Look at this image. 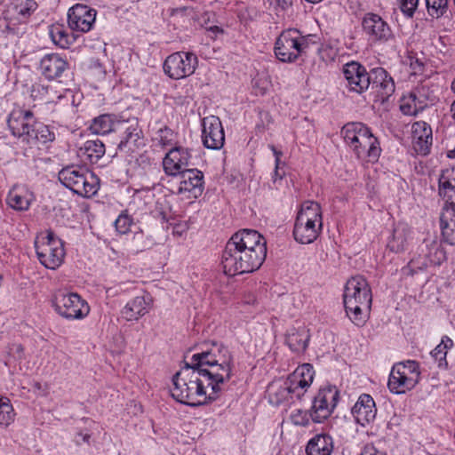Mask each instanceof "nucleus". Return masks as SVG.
<instances>
[{
  "instance_id": "6e6d98bb",
  "label": "nucleus",
  "mask_w": 455,
  "mask_h": 455,
  "mask_svg": "<svg viewBox=\"0 0 455 455\" xmlns=\"http://www.w3.org/2000/svg\"><path fill=\"white\" fill-rule=\"evenodd\" d=\"M78 436L81 437L83 442H84V443H89L90 438H91V435L87 434V433H85V434L79 433Z\"/></svg>"
},
{
  "instance_id": "6ab92c4d",
  "label": "nucleus",
  "mask_w": 455,
  "mask_h": 455,
  "mask_svg": "<svg viewBox=\"0 0 455 455\" xmlns=\"http://www.w3.org/2000/svg\"><path fill=\"white\" fill-rule=\"evenodd\" d=\"M191 153L188 148L175 147L163 159L164 172L169 176H176L185 170L191 169Z\"/></svg>"
},
{
  "instance_id": "cd10ccee",
  "label": "nucleus",
  "mask_w": 455,
  "mask_h": 455,
  "mask_svg": "<svg viewBox=\"0 0 455 455\" xmlns=\"http://www.w3.org/2000/svg\"><path fill=\"white\" fill-rule=\"evenodd\" d=\"M416 379L409 378L403 371V367L394 366L388 378V388L395 394H404L416 386Z\"/></svg>"
},
{
  "instance_id": "2f4dec72",
  "label": "nucleus",
  "mask_w": 455,
  "mask_h": 455,
  "mask_svg": "<svg viewBox=\"0 0 455 455\" xmlns=\"http://www.w3.org/2000/svg\"><path fill=\"white\" fill-rule=\"evenodd\" d=\"M33 200V195L27 188L22 187H13L8 196L7 204L16 211H27Z\"/></svg>"
},
{
  "instance_id": "0eeeda50",
  "label": "nucleus",
  "mask_w": 455,
  "mask_h": 455,
  "mask_svg": "<svg viewBox=\"0 0 455 455\" xmlns=\"http://www.w3.org/2000/svg\"><path fill=\"white\" fill-rule=\"evenodd\" d=\"M59 180L74 193L92 197L100 188V179L84 166H68L59 172Z\"/></svg>"
},
{
  "instance_id": "603ef678",
  "label": "nucleus",
  "mask_w": 455,
  "mask_h": 455,
  "mask_svg": "<svg viewBox=\"0 0 455 455\" xmlns=\"http://www.w3.org/2000/svg\"><path fill=\"white\" fill-rule=\"evenodd\" d=\"M361 455H386L383 451H379L375 446L367 444L364 446Z\"/></svg>"
},
{
  "instance_id": "37998d69",
  "label": "nucleus",
  "mask_w": 455,
  "mask_h": 455,
  "mask_svg": "<svg viewBox=\"0 0 455 455\" xmlns=\"http://www.w3.org/2000/svg\"><path fill=\"white\" fill-rule=\"evenodd\" d=\"M155 140L162 146L165 147L172 144L175 140L173 131L167 126L160 128L156 132Z\"/></svg>"
},
{
  "instance_id": "a19ab883",
  "label": "nucleus",
  "mask_w": 455,
  "mask_h": 455,
  "mask_svg": "<svg viewBox=\"0 0 455 455\" xmlns=\"http://www.w3.org/2000/svg\"><path fill=\"white\" fill-rule=\"evenodd\" d=\"M50 36H51L52 42L56 45H58L63 49L68 47V44H69L68 35L63 27H61L60 25L52 26V28L50 29Z\"/></svg>"
},
{
  "instance_id": "a878e982",
  "label": "nucleus",
  "mask_w": 455,
  "mask_h": 455,
  "mask_svg": "<svg viewBox=\"0 0 455 455\" xmlns=\"http://www.w3.org/2000/svg\"><path fill=\"white\" fill-rule=\"evenodd\" d=\"M412 140L415 151L422 156L429 153L432 145V129L425 122H416L412 125Z\"/></svg>"
},
{
  "instance_id": "7ed1b4c3",
  "label": "nucleus",
  "mask_w": 455,
  "mask_h": 455,
  "mask_svg": "<svg viewBox=\"0 0 455 455\" xmlns=\"http://www.w3.org/2000/svg\"><path fill=\"white\" fill-rule=\"evenodd\" d=\"M213 380L212 398H218L221 392V385L228 381L232 376L234 358L228 347L212 344L211 348L194 354L190 362Z\"/></svg>"
},
{
  "instance_id": "09e8293b",
  "label": "nucleus",
  "mask_w": 455,
  "mask_h": 455,
  "mask_svg": "<svg viewBox=\"0 0 455 455\" xmlns=\"http://www.w3.org/2000/svg\"><path fill=\"white\" fill-rule=\"evenodd\" d=\"M409 66L411 69V74L417 76L421 75L424 71L425 63L422 60L410 55L409 56Z\"/></svg>"
},
{
  "instance_id": "de8ad7c7",
  "label": "nucleus",
  "mask_w": 455,
  "mask_h": 455,
  "mask_svg": "<svg viewBox=\"0 0 455 455\" xmlns=\"http://www.w3.org/2000/svg\"><path fill=\"white\" fill-rule=\"evenodd\" d=\"M419 0H401V11L407 17L411 18L417 9Z\"/></svg>"
},
{
  "instance_id": "1a4fd4ad",
  "label": "nucleus",
  "mask_w": 455,
  "mask_h": 455,
  "mask_svg": "<svg viewBox=\"0 0 455 455\" xmlns=\"http://www.w3.org/2000/svg\"><path fill=\"white\" fill-rule=\"evenodd\" d=\"M40 262L47 268L55 269L61 265L65 257L62 242L49 232L46 236L35 242Z\"/></svg>"
},
{
  "instance_id": "393cba45",
  "label": "nucleus",
  "mask_w": 455,
  "mask_h": 455,
  "mask_svg": "<svg viewBox=\"0 0 455 455\" xmlns=\"http://www.w3.org/2000/svg\"><path fill=\"white\" fill-rule=\"evenodd\" d=\"M68 68V62L57 53L46 54L40 61L42 74L49 80L60 77Z\"/></svg>"
},
{
  "instance_id": "4d7b16f0",
  "label": "nucleus",
  "mask_w": 455,
  "mask_h": 455,
  "mask_svg": "<svg viewBox=\"0 0 455 455\" xmlns=\"http://www.w3.org/2000/svg\"><path fill=\"white\" fill-rule=\"evenodd\" d=\"M452 89L455 91V81L452 83ZM451 112L452 114V117L455 119V100L451 106Z\"/></svg>"
},
{
  "instance_id": "473e14b6",
  "label": "nucleus",
  "mask_w": 455,
  "mask_h": 455,
  "mask_svg": "<svg viewBox=\"0 0 455 455\" xmlns=\"http://www.w3.org/2000/svg\"><path fill=\"white\" fill-rule=\"evenodd\" d=\"M106 152L104 143L100 140H89L78 149V156L90 164H96Z\"/></svg>"
},
{
  "instance_id": "5fc2aeb1",
  "label": "nucleus",
  "mask_w": 455,
  "mask_h": 455,
  "mask_svg": "<svg viewBox=\"0 0 455 455\" xmlns=\"http://www.w3.org/2000/svg\"><path fill=\"white\" fill-rule=\"evenodd\" d=\"M276 3H277V5L282 9V10H286L288 9L289 7L291 6L292 4V0H275Z\"/></svg>"
},
{
  "instance_id": "7c9ffc66",
  "label": "nucleus",
  "mask_w": 455,
  "mask_h": 455,
  "mask_svg": "<svg viewBox=\"0 0 455 455\" xmlns=\"http://www.w3.org/2000/svg\"><path fill=\"white\" fill-rule=\"evenodd\" d=\"M333 447V440L331 435L318 434L308 441L306 453L307 455H331Z\"/></svg>"
},
{
  "instance_id": "4be33fe9",
  "label": "nucleus",
  "mask_w": 455,
  "mask_h": 455,
  "mask_svg": "<svg viewBox=\"0 0 455 455\" xmlns=\"http://www.w3.org/2000/svg\"><path fill=\"white\" fill-rule=\"evenodd\" d=\"M371 80L369 89L374 93L376 101L385 102L395 92V82L384 68H373Z\"/></svg>"
},
{
  "instance_id": "49530a36",
  "label": "nucleus",
  "mask_w": 455,
  "mask_h": 455,
  "mask_svg": "<svg viewBox=\"0 0 455 455\" xmlns=\"http://www.w3.org/2000/svg\"><path fill=\"white\" fill-rule=\"evenodd\" d=\"M132 224V219L128 214H120L115 221L116 230L121 234H125L130 230Z\"/></svg>"
},
{
  "instance_id": "a211bd4d",
  "label": "nucleus",
  "mask_w": 455,
  "mask_h": 455,
  "mask_svg": "<svg viewBox=\"0 0 455 455\" xmlns=\"http://www.w3.org/2000/svg\"><path fill=\"white\" fill-rule=\"evenodd\" d=\"M116 129L121 134L117 144L119 150L133 151L140 145L143 132L137 119L117 121Z\"/></svg>"
},
{
  "instance_id": "f257e3e1",
  "label": "nucleus",
  "mask_w": 455,
  "mask_h": 455,
  "mask_svg": "<svg viewBox=\"0 0 455 455\" xmlns=\"http://www.w3.org/2000/svg\"><path fill=\"white\" fill-rule=\"evenodd\" d=\"M267 256V242L256 230L243 229L228 241L221 256L223 273L229 276L252 273Z\"/></svg>"
},
{
  "instance_id": "052dcab7",
  "label": "nucleus",
  "mask_w": 455,
  "mask_h": 455,
  "mask_svg": "<svg viewBox=\"0 0 455 455\" xmlns=\"http://www.w3.org/2000/svg\"><path fill=\"white\" fill-rule=\"evenodd\" d=\"M449 157H455V149L453 151H451L449 155Z\"/></svg>"
},
{
  "instance_id": "aec40b11",
  "label": "nucleus",
  "mask_w": 455,
  "mask_h": 455,
  "mask_svg": "<svg viewBox=\"0 0 455 455\" xmlns=\"http://www.w3.org/2000/svg\"><path fill=\"white\" fill-rule=\"evenodd\" d=\"M96 13V10L85 4H76L68 11V26L74 31L88 32L95 22Z\"/></svg>"
},
{
  "instance_id": "4c0bfd02",
  "label": "nucleus",
  "mask_w": 455,
  "mask_h": 455,
  "mask_svg": "<svg viewBox=\"0 0 455 455\" xmlns=\"http://www.w3.org/2000/svg\"><path fill=\"white\" fill-rule=\"evenodd\" d=\"M16 413L11 401L0 395V427H7L14 422Z\"/></svg>"
},
{
  "instance_id": "864d4df0",
  "label": "nucleus",
  "mask_w": 455,
  "mask_h": 455,
  "mask_svg": "<svg viewBox=\"0 0 455 455\" xmlns=\"http://www.w3.org/2000/svg\"><path fill=\"white\" fill-rule=\"evenodd\" d=\"M270 149L273 151L275 157V164L278 166L281 164V156L283 155L281 151L277 150L274 145L269 146Z\"/></svg>"
},
{
  "instance_id": "c9c22d12",
  "label": "nucleus",
  "mask_w": 455,
  "mask_h": 455,
  "mask_svg": "<svg viewBox=\"0 0 455 455\" xmlns=\"http://www.w3.org/2000/svg\"><path fill=\"white\" fill-rule=\"evenodd\" d=\"M116 123L114 116L108 114L100 115L94 118L90 125V130L95 134H107L116 131Z\"/></svg>"
},
{
  "instance_id": "58836bf2",
  "label": "nucleus",
  "mask_w": 455,
  "mask_h": 455,
  "mask_svg": "<svg viewBox=\"0 0 455 455\" xmlns=\"http://www.w3.org/2000/svg\"><path fill=\"white\" fill-rule=\"evenodd\" d=\"M407 234L404 228H395L387 247L394 252H402L407 248Z\"/></svg>"
},
{
  "instance_id": "680f3d73",
  "label": "nucleus",
  "mask_w": 455,
  "mask_h": 455,
  "mask_svg": "<svg viewBox=\"0 0 455 455\" xmlns=\"http://www.w3.org/2000/svg\"><path fill=\"white\" fill-rule=\"evenodd\" d=\"M266 92V88L262 87L259 89V93L264 94Z\"/></svg>"
},
{
  "instance_id": "bb28decb",
  "label": "nucleus",
  "mask_w": 455,
  "mask_h": 455,
  "mask_svg": "<svg viewBox=\"0 0 455 455\" xmlns=\"http://www.w3.org/2000/svg\"><path fill=\"white\" fill-rule=\"evenodd\" d=\"M322 227V224L296 220L293 228L294 239L301 244L312 243L318 237Z\"/></svg>"
},
{
  "instance_id": "f8f14e48",
  "label": "nucleus",
  "mask_w": 455,
  "mask_h": 455,
  "mask_svg": "<svg viewBox=\"0 0 455 455\" xmlns=\"http://www.w3.org/2000/svg\"><path fill=\"white\" fill-rule=\"evenodd\" d=\"M198 59L192 52H178L168 56L164 63L165 74L172 79H181L194 74Z\"/></svg>"
},
{
  "instance_id": "6e6552de",
  "label": "nucleus",
  "mask_w": 455,
  "mask_h": 455,
  "mask_svg": "<svg viewBox=\"0 0 455 455\" xmlns=\"http://www.w3.org/2000/svg\"><path fill=\"white\" fill-rule=\"evenodd\" d=\"M307 47L305 36L297 29H287L281 33L275 44L276 58L283 62L295 61Z\"/></svg>"
},
{
  "instance_id": "e2e57ef3",
  "label": "nucleus",
  "mask_w": 455,
  "mask_h": 455,
  "mask_svg": "<svg viewBox=\"0 0 455 455\" xmlns=\"http://www.w3.org/2000/svg\"><path fill=\"white\" fill-rule=\"evenodd\" d=\"M17 350L21 352L23 350V348H22V347L20 345H18L17 346Z\"/></svg>"
},
{
  "instance_id": "bf43d9fd",
  "label": "nucleus",
  "mask_w": 455,
  "mask_h": 455,
  "mask_svg": "<svg viewBox=\"0 0 455 455\" xmlns=\"http://www.w3.org/2000/svg\"><path fill=\"white\" fill-rule=\"evenodd\" d=\"M282 179L283 178V173H280L279 172V166L277 167V165L275 164V180L276 179Z\"/></svg>"
},
{
  "instance_id": "a18cd8bd",
  "label": "nucleus",
  "mask_w": 455,
  "mask_h": 455,
  "mask_svg": "<svg viewBox=\"0 0 455 455\" xmlns=\"http://www.w3.org/2000/svg\"><path fill=\"white\" fill-rule=\"evenodd\" d=\"M440 225L453 226L455 228V206L444 205L440 216Z\"/></svg>"
},
{
  "instance_id": "20e7f679",
  "label": "nucleus",
  "mask_w": 455,
  "mask_h": 455,
  "mask_svg": "<svg viewBox=\"0 0 455 455\" xmlns=\"http://www.w3.org/2000/svg\"><path fill=\"white\" fill-rule=\"evenodd\" d=\"M7 124L13 136L31 147L45 144L55 139L49 127L36 122L33 112L28 109L14 108L9 115Z\"/></svg>"
},
{
  "instance_id": "c03bdc74",
  "label": "nucleus",
  "mask_w": 455,
  "mask_h": 455,
  "mask_svg": "<svg viewBox=\"0 0 455 455\" xmlns=\"http://www.w3.org/2000/svg\"><path fill=\"white\" fill-rule=\"evenodd\" d=\"M310 414L307 411L297 409L291 413L290 419L292 424L306 427L309 424Z\"/></svg>"
},
{
  "instance_id": "423d86ee",
  "label": "nucleus",
  "mask_w": 455,
  "mask_h": 455,
  "mask_svg": "<svg viewBox=\"0 0 455 455\" xmlns=\"http://www.w3.org/2000/svg\"><path fill=\"white\" fill-rule=\"evenodd\" d=\"M345 142L355 153L358 158L376 161L380 148L376 137L363 123H348L341 130Z\"/></svg>"
},
{
  "instance_id": "c756f323",
  "label": "nucleus",
  "mask_w": 455,
  "mask_h": 455,
  "mask_svg": "<svg viewBox=\"0 0 455 455\" xmlns=\"http://www.w3.org/2000/svg\"><path fill=\"white\" fill-rule=\"evenodd\" d=\"M310 339L308 329L304 324L291 327L286 334V344L294 352H304Z\"/></svg>"
},
{
  "instance_id": "f03ea898",
  "label": "nucleus",
  "mask_w": 455,
  "mask_h": 455,
  "mask_svg": "<svg viewBox=\"0 0 455 455\" xmlns=\"http://www.w3.org/2000/svg\"><path fill=\"white\" fill-rule=\"evenodd\" d=\"M172 382V396L181 403L196 407L217 399L212 398L213 380L191 363H186Z\"/></svg>"
},
{
  "instance_id": "8fccbe9b",
  "label": "nucleus",
  "mask_w": 455,
  "mask_h": 455,
  "mask_svg": "<svg viewBox=\"0 0 455 455\" xmlns=\"http://www.w3.org/2000/svg\"><path fill=\"white\" fill-rule=\"evenodd\" d=\"M442 235L446 243L455 245V228L453 226L440 225Z\"/></svg>"
},
{
  "instance_id": "c85d7f7f",
  "label": "nucleus",
  "mask_w": 455,
  "mask_h": 455,
  "mask_svg": "<svg viewBox=\"0 0 455 455\" xmlns=\"http://www.w3.org/2000/svg\"><path fill=\"white\" fill-rule=\"evenodd\" d=\"M438 182L439 195L445 201L444 205L455 207V168L443 171Z\"/></svg>"
},
{
  "instance_id": "2eb2a0df",
  "label": "nucleus",
  "mask_w": 455,
  "mask_h": 455,
  "mask_svg": "<svg viewBox=\"0 0 455 455\" xmlns=\"http://www.w3.org/2000/svg\"><path fill=\"white\" fill-rule=\"evenodd\" d=\"M176 178V193L183 195L187 199H196L204 191V173L195 168L185 170L174 176Z\"/></svg>"
},
{
  "instance_id": "dca6fc26",
  "label": "nucleus",
  "mask_w": 455,
  "mask_h": 455,
  "mask_svg": "<svg viewBox=\"0 0 455 455\" xmlns=\"http://www.w3.org/2000/svg\"><path fill=\"white\" fill-rule=\"evenodd\" d=\"M427 252L422 258H413L407 266L402 269L403 275H413L419 270L426 269L428 264L441 265L446 259V252L436 242L433 241L429 244H426Z\"/></svg>"
},
{
  "instance_id": "f3484780",
  "label": "nucleus",
  "mask_w": 455,
  "mask_h": 455,
  "mask_svg": "<svg viewBox=\"0 0 455 455\" xmlns=\"http://www.w3.org/2000/svg\"><path fill=\"white\" fill-rule=\"evenodd\" d=\"M343 74L347 81V87L350 92L361 94L370 88L371 71L367 72L366 68L359 62L347 63L343 67Z\"/></svg>"
},
{
  "instance_id": "9d476101",
  "label": "nucleus",
  "mask_w": 455,
  "mask_h": 455,
  "mask_svg": "<svg viewBox=\"0 0 455 455\" xmlns=\"http://www.w3.org/2000/svg\"><path fill=\"white\" fill-rule=\"evenodd\" d=\"M53 306L60 315L71 320L83 319L90 312L88 303L75 292H58Z\"/></svg>"
},
{
  "instance_id": "ea45409f",
  "label": "nucleus",
  "mask_w": 455,
  "mask_h": 455,
  "mask_svg": "<svg viewBox=\"0 0 455 455\" xmlns=\"http://www.w3.org/2000/svg\"><path fill=\"white\" fill-rule=\"evenodd\" d=\"M427 13L434 19L443 16L449 6V0H426Z\"/></svg>"
},
{
  "instance_id": "f704fd0d",
  "label": "nucleus",
  "mask_w": 455,
  "mask_h": 455,
  "mask_svg": "<svg viewBox=\"0 0 455 455\" xmlns=\"http://www.w3.org/2000/svg\"><path fill=\"white\" fill-rule=\"evenodd\" d=\"M296 220L323 225L322 210L318 203L306 201L301 204Z\"/></svg>"
},
{
  "instance_id": "ddd939ff",
  "label": "nucleus",
  "mask_w": 455,
  "mask_h": 455,
  "mask_svg": "<svg viewBox=\"0 0 455 455\" xmlns=\"http://www.w3.org/2000/svg\"><path fill=\"white\" fill-rule=\"evenodd\" d=\"M339 400V390L336 387L321 388L313 400L310 418L315 423L327 419L332 413Z\"/></svg>"
},
{
  "instance_id": "5701e85b",
  "label": "nucleus",
  "mask_w": 455,
  "mask_h": 455,
  "mask_svg": "<svg viewBox=\"0 0 455 455\" xmlns=\"http://www.w3.org/2000/svg\"><path fill=\"white\" fill-rule=\"evenodd\" d=\"M36 7L37 4L34 0H12L5 11L7 27L12 28L27 22Z\"/></svg>"
},
{
  "instance_id": "79ce46f5",
  "label": "nucleus",
  "mask_w": 455,
  "mask_h": 455,
  "mask_svg": "<svg viewBox=\"0 0 455 455\" xmlns=\"http://www.w3.org/2000/svg\"><path fill=\"white\" fill-rule=\"evenodd\" d=\"M395 367H403L404 373L412 379H416V384L419 383V363L415 361H407L405 363H399L395 365Z\"/></svg>"
},
{
  "instance_id": "3c124183",
  "label": "nucleus",
  "mask_w": 455,
  "mask_h": 455,
  "mask_svg": "<svg viewBox=\"0 0 455 455\" xmlns=\"http://www.w3.org/2000/svg\"><path fill=\"white\" fill-rule=\"evenodd\" d=\"M204 28L205 30L210 33L209 36L212 39H215L218 35L224 33V30L220 27L216 25L207 26L205 24Z\"/></svg>"
},
{
  "instance_id": "13d9d810",
  "label": "nucleus",
  "mask_w": 455,
  "mask_h": 455,
  "mask_svg": "<svg viewBox=\"0 0 455 455\" xmlns=\"http://www.w3.org/2000/svg\"><path fill=\"white\" fill-rule=\"evenodd\" d=\"M401 110L406 115L411 114L410 107L405 104L401 105Z\"/></svg>"
},
{
  "instance_id": "b1692460",
  "label": "nucleus",
  "mask_w": 455,
  "mask_h": 455,
  "mask_svg": "<svg viewBox=\"0 0 455 455\" xmlns=\"http://www.w3.org/2000/svg\"><path fill=\"white\" fill-rule=\"evenodd\" d=\"M352 414L356 422L362 426L372 421L377 414L373 398L367 394L361 395L352 408Z\"/></svg>"
},
{
  "instance_id": "4468645a",
  "label": "nucleus",
  "mask_w": 455,
  "mask_h": 455,
  "mask_svg": "<svg viewBox=\"0 0 455 455\" xmlns=\"http://www.w3.org/2000/svg\"><path fill=\"white\" fill-rule=\"evenodd\" d=\"M361 25L363 34L371 42L387 43L393 38L389 24L377 13H365L362 18Z\"/></svg>"
},
{
  "instance_id": "412c9836",
  "label": "nucleus",
  "mask_w": 455,
  "mask_h": 455,
  "mask_svg": "<svg viewBox=\"0 0 455 455\" xmlns=\"http://www.w3.org/2000/svg\"><path fill=\"white\" fill-rule=\"evenodd\" d=\"M202 140L204 145L210 149H220L225 142L224 130L218 116H206L202 121Z\"/></svg>"
},
{
  "instance_id": "9b49d317",
  "label": "nucleus",
  "mask_w": 455,
  "mask_h": 455,
  "mask_svg": "<svg viewBox=\"0 0 455 455\" xmlns=\"http://www.w3.org/2000/svg\"><path fill=\"white\" fill-rule=\"evenodd\" d=\"M314 369L309 363H304L299 366L283 383V387L280 388L281 398L276 400V403L281 400L286 399L287 395H295L300 399L304 395L305 390L308 387L314 379Z\"/></svg>"
},
{
  "instance_id": "39448f33",
  "label": "nucleus",
  "mask_w": 455,
  "mask_h": 455,
  "mask_svg": "<svg viewBox=\"0 0 455 455\" xmlns=\"http://www.w3.org/2000/svg\"><path fill=\"white\" fill-rule=\"evenodd\" d=\"M372 301L371 287L363 275H355L347 280L343 303L347 315L357 326H362L367 319Z\"/></svg>"
},
{
  "instance_id": "72a5a7b5",
  "label": "nucleus",
  "mask_w": 455,
  "mask_h": 455,
  "mask_svg": "<svg viewBox=\"0 0 455 455\" xmlns=\"http://www.w3.org/2000/svg\"><path fill=\"white\" fill-rule=\"evenodd\" d=\"M148 306L144 296H137L125 305L122 314L127 321L137 320L148 313Z\"/></svg>"
},
{
  "instance_id": "e433bc0d",
  "label": "nucleus",
  "mask_w": 455,
  "mask_h": 455,
  "mask_svg": "<svg viewBox=\"0 0 455 455\" xmlns=\"http://www.w3.org/2000/svg\"><path fill=\"white\" fill-rule=\"evenodd\" d=\"M453 347V341L448 336H443L441 342L431 352V355L438 362L440 368L447 366L446 355L449 349Z\"/></svg>"
}]
</instances>
